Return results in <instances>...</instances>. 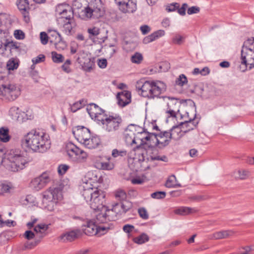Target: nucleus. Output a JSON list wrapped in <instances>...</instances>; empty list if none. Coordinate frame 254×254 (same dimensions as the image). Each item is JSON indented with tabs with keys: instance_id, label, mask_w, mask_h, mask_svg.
<instances>
[{
	"instance_id": "nucleus-14",
	"label": "nucleus",
	"mask_w": 254,
	"mask_h": 254,
	"mask_svg": "<svg viewBox=\"0 0 254 254\" xmlns=\"http://www.w3.org/2000/svg\"><path fill=\"white\" fill-rule=\"evenodd\" d=\"M246 44V41L244 42L241 50V64L247 67L248 61H254V52L252 48L250 46L248 47Z\"/></svg>"
},
{
	"instance_id": "nucleus-4",
	"label": "nucleus",
	"mask_w": 254,
	"mask_h": 254,
	"mask_svg": "<svg viewBox=\"0 0 254 254\" xmlns=\"http://www.w3.org/2000/svg\"><path fill=\"white\" fill-rule=\"evenodd\" d=\"M20 88L15 84L5 83L0 84V98L6 101H13L20 95Z\"/></svg>"
},
{
	"instance_id": "nucleus-62",
	"label": "nucleus",
	"mask_w": 254,
	"mask_h": 254,
	"mask_svg": "<svg viewBox=\"0 0 254 254\" xmlns=\"http://www.w3.org/2000/svg\"><path fill=\"white\" fill-rule=\"evenodd\" d=\"M200 11V8L196 6H192L188 9V14L189 15L198 13Z\"/></svg>"
},
{
	"instance_id": "nucleus-54",
	"label": "nucleus",
	"mask_w": 254,
	"mask_h": 254,
	"mask_svg": "<svg viewBox=\"0 0 254 254\" xmlns=\"http://www.w3.org/2000/svg\"><path fill=\"white\" fill-rule=\"evenodd\" d=\"M55 45L56 49L58 50H64L66 47V44L63 41L62 37L61 38V40L53 43Z\"/></svg>"
},
{
	"instance_id": "nucleus-60",
	"label": "nucleus",
	"mask_w": 254,
	"mask_h": 254,
	"mask_svg": "<svg viewBox=\"0 0 254 254\" xmlns=\"http://www.w3.org/2000/svg\"><path fill=\"white\" fill-rule=\"evenodd\" d=\"M14 37L17 40H22L25 38L24 33L21 30H16L14 32Z\"/></svg>"
},
{
	"instance_id": "nucleus-58",
	"label": "nucleus",
	"mask_w": 254,
	"mask_h": 254,
	"mask_svg": "<svg viewBox=\"0 0 254 254\" xmlns=\"http://www.w3.org/2000/svg\"><path fill=\"white\" fill-rule=\"evenodd\" d=\"M41 42L43 45L48 43L49 37L45 32H41L40 34Z\"/></svg>"
},
{
	"instance_id": "nucleus-42",
	"label": "nucleus",
	"mask_w": 254,
	"mask_h": 254,
	"mask_svg": "<svg viewBox=\"0 0 254 254\" xmlns=\"http://www.w3.org/2000/svg\"><path fill=\"white\" fill-rule=\"evenodd\" d=\"M173 179L176 180V177L174 175H173L168 179L165 184L166 187L171 188L181 186L180 184H176L175 182H174Z\"/></svg>"
},
{
	"instance_id": "nucleus-24",
	"label": "nucleus",
	"mask_w": 254,
	"mask_h": 254,
	"mask_svg": "<svg viewBox=\"0 0 254 254\" xmlns=\"http://www.w3.org/2000/svg\"><path fill=\"white\" fill-rule=\"evenodd\" d=\"M7 47H9L10 51H11L12 49H19L20 46L17 42L12 41H9L8 39H6L4 44L0 42V54L3 55L5 54Z\"/></svg>"
},
{
	"instance_id": "nucleus-57",
	"label": "nucleus",
	"mask_w": 254,
	"mask_h": 254,
	"mask_svg": "<svg viewBox=\"0 0 254 254\" xmlns=\"http://www.w3.org/2000/svg\"><path fill=\"white\" fill-rule=\"evenodd\" d=\"M71 64V61L68 59L65 61L64 63L62 65V69L66 73L71 72V69L69 65Z\"/></svg>"
},
{
	"instance_id": "nucleus-61",
	"label": "nucleus",
	"mask_w": 254,
	"mask_h": 254,
	"mask_svg": "<svg viewBox=\"0 0 254 254\" xmlns=\"http://www.w3.org/2000/svg\"><path fill=\"white\" fill-rule=\"evenodd\" d=\"M136 126H135L133 124H130L127 126V127L126 128L125 132H127L128 133H133L136 135Z\"/></svg>"
},
{
	"instance_id": "nucleus-13",
	"label": "nucleus",
	"mask_w": 254,
	"mask_h": 254,
	"mask_svg": "<svg viewBox=\"0 0 254 254\" xmlns=\"http://www.w3.org/2000/svg\"><path fill=\"white\" fill-rule=\"evenodd\" d=\"M72 133L75 138L79 142L83 144L87 138L91 136L90 129L84 126H78L72 130Z\"/></svg>"
},
{
	"instance_id": "nucleus-64",
	"label": "nucleus",
	"mask_w": 254,
	"mask_h": 254,
	"mask_svg": "<svg viewBox=\"0 0 254 254\" xmlns=\"http://www.w3.org/2000/svg\"><path fill=\"white\" fill-rule=\"evenodd\" d=\"M97 64L101 68H105L107 65V61L106 59H98Z\"/></svg>"
},
{
	"instance_id": "nucleus-10",
	"label": "nucleus",
	"mask_w": 254,
	"mask_h": 254,
	"mask_svg": "<svg viewBox=\"0 0 254 254\" xmlns=\"http://www.w3.org/2000/svg\"><path fill=\"white\" fill-rule=\"evenodd\" d=\"M132 208V204L129 201H122L115 203L112 205V214H114L115 220L124 217L126 214Z\"/></svg>"
},
{
	"instance_id": "nucleus-59",
	"label": "nucleus",
	"mask_w": 254,
	"mask_h": 254,
	"mask_svg": "<svg viewBox=\"0 0 254 254\" xmlns=\"http://www.w3.org/2000/svg\"><path fill=\"white\" fill-rule=\"evenodd\" d=\"M179 7H180L179 3L175 2L171 3L167 5L166 9L168 12H172L176 10L177 9L179 8Z\"/></svg>"
},
{
	"instance_id": "nucleus-39",
	"label": "nucleus",
	"mask_w": 254,
	"mask_h": 254,
	"mask_svg": "<svg viewBox=\"0 0 254 254\" xmlns=\"http://www.w3.org/2000/svg\"><path fill=\"white\" fill-rule=\"evenodd\" d=\"M115 195L116 198L119 200L120 202L122 201H127L126 199L127 193L123 190H119L116 191Z\"/></svg>"
},
{
	"instance_id": "nucleus-11",
	"label": "nucleus",
	"mask_w": 254,
	"mask_h": 254,
	"mask_svg": "<svg viewBox=\"0 0 254 254\" xmlns=\"http://www.w3.org/2000/svg\"><path fill=\"white\" fill-rule=\"evenodd\" d=\"M106 193L105 191L95 188V192L93 194L91 201L88 204L91 208L94 210H101L103 208H106L104 203L105 202Z\"/></svg>"
},
{
	"instance_id": "nucleus-50",
	"label": "nucleus",
	"mask_w": 254,
	"mask_h": 254,
	"mask_svg": "<svg viewBox=\"0 0 254 254\" xmlns=\"http://www.w3.org/2000/svg\"><path fill=\"white\" fill-rule=\"evenodd\" d=\"M189 199L195 202H200L208 198L207 195H193L189 197Z\"/></svg>"
},
{
	"instance_id": "nucleus-3",
	"label": "nucleus",
	"mask_w": 254,
	"mask_h": 254,
	"mask_svg": "<svg viewBox=\"0 0 254 254\" xmlns=\"http://www.w3.org/2000/svg\"><path fill=\"white\" fill-rule=\"evenodd\" d=\"M163 83L159 81H145L138 89L141 90V95L142 97L148 99H154L155 98H163L166 97L160 95L165 90Z\"/></svg>"
},
{
	"instance_id": "nucleus-5",
	"label": "nucleus",
	"mask_w": 254,
	"mask_h": 254,
	"mask_svg": "<svg viewBox=\"0 0 254 254\" xmlns=\"http://www.w3.org/2000/svg\"><path fill=\"white\" fill-rule=\"evenodd\" d=\"M123 121L120 115L113 114L106 115L100 124L103 125L104 129L109 132H115L122 127Z\"/></svg>"
},
{
	"instance_id": "nucleus-18",
	"label": "nucleus",
	"mask_w": 254,
	"mask_h": 254,
	"mask_svg": "<svg viewBox=\"0 0 254 254\" xmlns=\"http://www.w3.org/2000/svg\"><path fill=\"white\" fill-rule=\"evenodd\" d=\"M17 5L23 15L24 21L28 23L30 20L29 12L30 7L28 0H17Z\"/></svg>"
},
{
	"instance_id": "nucleus-19",
	"label": "nucleus",
	"mask_w": 254,
	"mask_h": 254,
	"mask_svg": "<svg viewBox=\"0 0 254 254\" xmlns=\"http://www.w3.org/2000/svg\"><path fill=\"white\" fill-rule=\"evenodd\" d=\"M186 114L188 115V120L180 123V126H182V127L184 129V132L185 133L195 128L199 123V120H196V114H195L193 118H189L188 113H186Z\"/></svg>"
},
{
	"instance_id": "nucleus-41",
	"label": "nucleus",
	"mask_w": 254,
	"mask_h": 254,
	"mask_svg": "<svg viewBox=\"0 0 254 254\" xmlns=\"http://www.w3.org/2000/svg\"><path fill=\"white\" fill-rule=\"evenodd\" d=\"M249 175V172L245 170H239L236 173L235 177L240 180L246 179Z\"/></svg>"
},
{
	"instance_id": "nucleus-22",
	"label": "nucleus",
	"mask_w": 254,
	"mask_h": 254,
	"mask_svg": "<svg viewBox=\"0 0 254 254\" xmlns=\"http://www.w3.org/2000/svg\"><path fill=\"white\" fill-rule=\"evenodd\" d=\"M82 230L87 236L96 235L97 224L92 220H88L85 225H83Z\"/></svg>"
},
{
	"instance_id": "nucleus-36",
	"label": "nucleus",
	"mask_w": 254,
	"mask_h": 254,
	"mask_svg": "<svg viewBox=\"0 0 254 254\" xmlns=\"http://www.w3.org/2000/svg\"><path fill=\"white\" fill-rule=\"evenodd\" d=\"M95 65L94 62L90 58H86L82 64V69L86 72H90L92 67Z\"/></svg>"
},
{
	"instance_id": "nucleus-9",
	"label": "nucleus",
	"mask_w": 254,
	"mask_h": 254,
	"mask_svg": "<svg viewBox=\"0 0 254 254\" xmlns=\"http://www.w3.org/2000/svg\"><path fill=\"white\" fill-rule=\"evenodd\" d=\"M145 133L147 135L144 137L147 144L150 148L157 147L160 149H162L169 144L168 140L161 141L158 135V133L154 132H149L146 129L143 128L140 133Z\"/></svg>"
},
{
	"instance_id": "nucleus-46",
	"label": "nucleus",
	"mask_w": 254,
	"mask_h": 254,
	"mask_svg": "<svg viewBox=\"0 0 254 254\" xmlns=\"http://www.w3.org/2000/svg\"><path fill=\"white\" fill-rule=\"evenodd\" d=\"M83 102L84 100L82 99L73 104V105L70 107L71 112L74 113L76 112L78 110H79L81 108H82L85 105L84 104H83Z\"/></svg>"
},
{
	"instance_id": "nucleus-44",
	"label": "nucleus",
	"mask_w": 254,
	"mask_h": 254,
	"mask_svg": "<svg viewBox=\"0 0 254 254\" xmlns=\"http://www.w3.org/2000/svg\"><path fill=\"white\" fill-rule=\"evenodd\" d=\"M51 54L54 63H61L64 61V57L62 55L58 54L56 52H52Z\"/></svg>"
},
{
	"instance_id": "nucleus-38",
	"label": "nucleus",
	"mask_w": 254,
	"mask_h": 254,
	"mask_svg": "<svg viewBox=\"0 0 254 254\" xmlns=\"http://www.w3.org/2000/svg\"><path fill=\"white\" fill-rule=\"evenodd\" d=\"M149 240V236L144 233L141 234L138 237L133 238V242L137 244H143Z\"/></svg>"
},
{
	"instance_id": "nucleus-31",
	"label": "nucleus",
	"mask_w": 254,
	"mask_h": 254,
	"mask_svg": "<svg viewBox=\"0 0 254 254\" xmlns=\"http://www.w3.org/2000/svg\"><path fill=\"white\" fill-rule=\"evenodd\" d=\"M66 6L68 7V4L65 3H60L58 4L56 6L55 10L56 14H58L59 15H62L67 13H69V11H71V13H73V11L72 8L68 7L69 9H67L65 8Z\"/></svg>"
},
{
	"instance_id": "nucleus-47",
	"label": "nucleus",
	"mask_w": 254,
	"mask_h": 254,
	"mask_svg": "<svg viewBox=\"0 0 254 254\" xmlns=\"http://www.w3.org/2000/svg\"><path fill=\"white\" fill-rule=\"evenodd\" d=\"M170 134L171 131L170 129L168 131H161L158 133V135L160 140L165 138L164 140H168L170 143L171 139H172V137H170Z\"/></svg>"
},
{
	"instance_id": "nucleus-8",
	"label": "nucleus",
	"mask_w": 254,
	"mask_h": 254,
	"mask_svg": "<svg viewBox=\"0 0 254 254\" xmlns=\"http://www.w3.org/2000/svg\"><path fill=\"white\" fill-rule=\"evenodd\" d=\"M66 151L69 157L77 163L85 162L87 155L83 150L71 142L66 145Z\"/></svg>"
},
{
	"instance_id": "nucleus-45",
	"label": "nucleus",
	"mask_w": 254,
	"mask_h": 254,
	"mask_svg": "<svg viewBox=\"0 0 254 254\" xmlns=\"http://www.w3.org/2000/svg\"><path fill=\"white\" fill-rule=\"evenodd\" d=\"M127 154V151L126 150H118L117 149H114L112 152V156L114 158L118 157H124Z\"/></svg>"
},
{
	"instance_id": "nucleus-25",
	"label": "nucleus",
	"mask_w": 254,
	"mask_h": 254,
	"mask_svg": "<svg viewBox=\"0 0 254 254\" xmlns=\"http://www.w3.org/2000/svg\"><path fill=\"white\" fill-rule=\"evenodd\" d=\"M101 143L100 138L97 135L90 136L83 144L87 148L92 149L97 148Z\"/></svg>"
},
{
	"instance_id": "nucleus-26",
	"label": "nucleus",
	"mask_w": 254,
	"mask_h": 254,
	"mask_svg": "<svg viewBox=\"0 0 254 254\" xmlns=\"http://www.w3.org/2000/svg\"><path fill=\"white\" fill-rule=\"evenodd\" d=\"M94 192H95V190H94L93 188L88 186V183H86L85 185L83 186L81 194L87 203H88L89 201H91Z\"/></svg>"
},
{
	"instance_id": "nucleus-12",
	"label": "nucleus",
	"mask_w": 254,
	"mask_h": 254,
	"mask_svg": "<svg viewBox=\"0 0 254 254\" xmlns=\"http://www.w3.org/2000/svg\"><path fill=\"white\" fill-rule=\"evenodd\" d=\"M86 110L90 117L96 121L98 124L103 121V119L107 115L104 110L95 103L89 104L86 108Z\"/></svg>"
},
{
	"instance_id": "nucleus-20",
	"label": "nucleus",
	"mask_w": 254,
	"mask_h": 254,
	"mask_svg": "<svg viewBox=\"0 0 254 254\" xmlns=\"http://www.w3.org/2000/svg\"><path fill=\"white\" fill-rule=\"evenodd\" d=\"M118 5L120 10L123 13H132L136 9V0H124L121 4Z\"/></svg>"
},
{
	"instance_id": "nucleus-28",
	"label": "nucleus",
	"mask_w": 254,
	"mask_h": 254,
	"mask_svg": "<svg viewBox=\"0 0 254 254\" xmlns=\"http://www.w3.org/2000/svg\"><path fill=\"white\" fill-rule=\"evenodd\" d=\"M165 32L163 30H157L151 33L150 35L144 38L143 43L145 44H148L156 40L159 38L165 35Z\"/></svg>"
},
{
	"instance_id": "nucleus-43",
	"label": "nucleus",
	"mask_w": 254,
	"mask_h": 254,
	"mask_svg": "<svg viewBox=\"0 0 254 254\" xmlns=\"http://www.w3.org/2000/svg\"><path fill=\"white\" fill-rule=\"evenodd\" d=\"M18 63L13 59H11L7 63L6 67L8 70L16 69L18 67Z\"/></svg>"
},
{
	"instance_id": "nucleus-55",
	"label": "nucleus",
	"mask_w": 254,
	"mask_h": 254,
	"mask_svg": "<svg viewBox=\"0 0 254 254\" xmlns=\"http://www.w3.org/2000/svg\"><path fill=\"white\" fill-rule=\"evenodd\" d=\"M39 242L35 241L34 242H26L24 245L23 250H31L35 247L38 244Z\"/></svg>"
},
{
	"instance_id": "nucleus-48",
	"label": "nucleus",
	"mask_w": 254,
	"mask_h": 254,
	"mask_svg": "<svg viewBox=\"0 0 254 254\" xmlns=\"http://www.w3.org/2000/svg\"><path fill=\"white\" fill-rule=\"evenodd\" d=\"M188 82V79L184 74H181L176 80V84L178 85L183 86Z\"/></svg>"
},
{
	"instance_id": "nucleus-51",
	"label": "nucleus",
	"mask_w": 254,
	"mask_h": 254,
	"mask_svg": "<svg viewBox=\"0 0 254 254\" xmlns=\"http://www.w3.org/2000/svg\"><path fill=\"white\" fill-rule=\"evenodd\" d=\"M69 166L66 164H60L58 168V172L60 175L63 176L65 174L69 169Z\"/></svg>"
},
{
	"instance_id": "nucleus-37",
	"label": "nucleus",
	"mask_w": 254,
	"mask_h": 254,
	"mask_svg": "<svg viewBox=\"0 0 254 254\" xmlns=\"http://www.w3.org/2000/svg\"><path fill=\"white\" fill-rule=\"evenodd\" d=\"M9 130L7 128L1 127L0 128V141L3 142H6L10 139V136L8 134Z\"/></svg>"
},
{
	"instance_id": "nucleus-1",
	"label": "nucleus",
	"mask_w": 254,
	"mask_h": 254,
	"mask_svg": "<svg viewBox=\"0 0 254 254\" xmlns=\"http://www.w3.org/2000/svg\"><path fill=\"white\" fill-rule=\"evenodd\" d=\"M49 135L44 132L32 130L24 136L22 144L35 152L43 153L50 147Z\"/></svg>"
},
{
	"instance_id": "nucleus-21",
	"label": "nucleus",
	"mask_w": 254,
	"mask_h": 254,
	"mask_svg": "<svg viewBox=\"0 0 254 254\" xmlns=\"http://www.w3.org/2000/svg\"><path fill=\"white\" fill-rule=\"evenodd\" d=\"M111 157L104 156L101 158V161L97 162L96 167L98 169L105 170H111L114 168V164L110 161Z\"/></svg>"
},
{
	"instance_id": "nucleus-52",
	"label": "nucleus",
	"mask_w": 254,
	"mask_h": 254,
	"mask_svg": "<svg viewBox=\"0 0 254 254\" xmlns=\"http://www.w3.org/2000/svg\"><path fill=\"white\" fill-rule=\"evenodd\" d=\"M10 186L7 184L0 182V195L9 191Z\"/></svg>"
},
{
	"instance_id": "nucleus-7",
	"label": "nucleus",
	"mask_w": 254,
	"mask_h": 254,
	"mask_svg": "<svg viewBox=\"0 0 254 254\" xmlns=\"http://www.w3.org/2000/svg\"><path fill=\"white\" fill-rule=\"evenodd\" d=\"M84 13L88 18H99L105 13L103 3L101 0H93L85 8Z\"/></svg>"
},
{
	"instance_id": "nucleus-53",
	"label": "nucleus",
	"mask_w": 254,
	"mask_h": 254,
	"mask_svg": "<svg viewBox=\"0 0 254 254\" xmlns=\"http://www.w3.org/2000/svg\"><path fill=\"white\" fill-rule=\"evenodd\" d=\"M166 193L163 191H158L154 192L151 194V196L153 198L163 199L165 197Z\"/></svg>"
},
{
	"instance_id": "nucleus-56",
	"label": "nucleus",
	"mask_w": 254,
	"mask_h": 254,
	"mask_svg": "<svg viewBox=\"0 0 254 254\" xmlns=\"http://www.w3.org/2000/svg\"><path fill=\"white\" fill-rule=\"evenodd\" d=\"M138 212L140 217L143 219L147 220L149 218V215L145 208H139L138 209Z\"/></svg>"
},
{
	"instance_id": "nucleus-29",
	"label": "nucleus",
	"mask_w": 254,
	"mask_h": 254,
	"mask_svg": "<svg viewBox=\"0 0 254 254\" xmlns=\"http://www.w3.org/2000/svg\"><path fill=\"white\" fill-rule=\"evenodd\" d=\"M233 234L234 232L232 230H223L214 233L211 236V239L214 240L226 239L230 237Z\"/></svg>"
},
{
	"instance_id": "nucleus-15",
	"label": "nucleus",
	"mask_w": 254,
	"mask_h": 254,
	"mask_svg": "<svg viewBox=\"0 0 254 254\" xmlns=\"http://www.w3.org/2000/svg\"><path fill=\"white\" fill-rule=\"evenodd\" d=\"M49 174L47 172L43 173L38 177H37L32 180L31 186L33 187L36 190H39L43 189L46 184L50 182Z\"/></svg>"
},
{
	"instance_id": "nucleus-49",
	"label": "nucleus",
	"mask_w": 254,
	"mask_h": 254,
	"mask_svg": "<svg viewBox=\"0 0 254 254\" xmlns=\"http://www.w3.org/2000/svg\"><path fill=\"white\" fill-rule=\"evenodd\" d=\"M143 60V56L139 53H135L131 58V61L133 63L140 64Z\"/></svg>"
},
{
	"instance_id": "nucleus-34",
	"label": "nucleus",
	"mask_w": 254,
	"mask_h": 254,
	"mask_svg": "<svg viewBox=\"0 0 254 254\" xmlns=\"http://www.w3.org/2000/svg\"><path fill=\"white\" fill-rule=\"evenodd\" d=\"M61 238L64 241L66 240L67 241L71 242L77 238V233L75 231H71L62 235Z\"/></svg>"
},
{
	"instance_id": "nucleus-35",
	"label": "nucleus",
	"mask_w": 254,
	"mask_h": 254,
	"mask_svg": "<svg viewBox=\"0 0 254 254\" xmlns=\"http://www.w3.org/2000/svg\"><path fill=\"white\" fill-rule=\"evenodd\" d=\"M171 105H179V103L177 101L174 103V101H172L170 103H168L167 104L168 109L166 113L170 115V117L175 118L176 117L177 114L179 113V110L177 109L176 110L175 109H173Z\"/></svg>"
},
{
	"instance_id": "nucleus-30",
	"label": "nucleus",
	"mask_w": 254,
	"mask_h": 254,
	"mask_svg": "<svg viewBox=\"0 0 254 254\" xmlns=\"http://www.w3.org/2000/svg\"><path fill=\"white\" fill-rule=\"evenodd\" d=\"M198 209L196 208H191L190 207L182 206L175 210L176 214L180 215H187L192 213H196Z\"/></svg>"
},
{
	"instance_id": "nucleus-32",
	"label": "nucleus",
	"mask_w": 254,
	"mask_h": 254,
	"mask_svg": "<svg viewBox=\"0 0 254 254\" xmlns=\"http://www.w3.org/2000/svg\"><path fill=\"white\" fill-rule=\"evenodd\" d=\"M48 32L50 34L49 37L51 43L53 44L61 40L62 36L57 30L49 29L48 30Z\"/></svg>"
},
{
	"instance_id": "nucleus-16",
	"label": "nucleus",
	"mask_w": 254,
	"mask_h": 254,
	"mask_svg": "<svg viewBox=\"0 0 254 254\" xmlns=\"http://www.w3.org/2000/svg\"><path fill=\"white\" fill-rule=\"evenodd\" d=\"M106 211L104 213L100 212L96 214L95 221H94L97 224L107 223L108 221L115 220V216L112 214V211L109 209L105 208Z\"/></svg>"
},
{
	"instance_id": "nucleus-63",
	"label": "nucleus",
	"mask_w": 254,
	"mask_h": 254,
	"mask_svg": "<svg viewBox=\"0 0 254 254\" xmlns=\"http://www.w3.org/2000/svg\"><path fill=\"white\" fill-rule=\"evenodd\" d=\"M45 60V56L43 54L38 55L35 58L32 59V61L34 64H37L41 62H43Z\"/></svg>"
},
{
	"instance_id": "nucleus-6",
	"label": "nucleus",
	"mask_w": 254,
	"mask_h": 254,
	"mask_svg": "<svg viewBox=\"0 0 254 254\" xmlns=\"http://www.w3.org/2000/svg\"><path fill=\"white\" fill-rule=\"evenodd\" d=\"M61 190L59 188L51 189L43 194L42 205L43 208L49 211L54 210L58 203V194Z\"/></svg>"
},
{
	"instance_id": "nucleus-17",
	"label": "nucleus",
	"mask_w": 254,
	"mask_h": 254,
	"mask_svg": "<svg viewBox=\"0 0 254 254\" xmlns=\"http://www.w3.org/2000/svg\"><path fill=\"white\" fill-rule=\"evenodd\" d=\"M116 98L118 105L120 107L123 108L131 103V92L128 90H123L118 93Z\"/></svg>"
},
{
	"instance_id": "nucleus-33",
	"label": "nucleus",
	"mask_w": 254,
	"mask_h": 254,
	"mask_svg": "<svg viewBox=\"0 0 254 254\" xmlns=\"http://www.w3.org/2000/svg\"><path fill=\"white\" fill-rule=\"evenodd\" d=\"M112 226H113V224L112 223H108L104 226H98L97 225V229L96 231V235L98 236L104 235L107 233L110 229H111Z\"/></svg>"
},
{
	"instance_id": "nucleus-2",
	"label": "nucleus",
	"mask_w": 254,
	"mask_h": 254,
	"mask_svg": "<svg viewBox=\"0 0 254 254\" xmlns=\"http://www.w3.org/2000/svg\"><path fill=\"white\" fill-rule=\"evenodd\" d=\"M3 154L2 163L7 169L15 172L24 168L26 161L20 149H11Z\"/></svg>"
},
{
	"instance_id": "nucleus-40",
	"label": "nucleus",
	"mask_w": 254,
	"mask_h": 254,
	"mask_svg": "<svg viewBox=\"0 0 254 254\" xmlns=\"http://www.w3.org/2000/svg\"><path fill=\"white\" fill-rule=\"evenodd\" d=\"M125 138V140L127 143H130L131 144L134 143L136 144V138L135 136V134L133 133H128L127 132H124Z\"/></svg>"
},
{
	"instance_id": "nucleus-27",
	"label": "nucleus",
	"mask_w": 254,
	"mask_h": 254,
	"mask_svg": "<svg viewBox=\"0 0 254 254\" xmlns=\"http://www.w3.org/2000/svg\"><path fill=\"white\" fill-rule=\"evenodd\" d=\"M170 137H172V139H174L175 140L180 139L185 134H186L184 132V129H183V127H182V126H180V124L178 125L174 126L170 129Z\"/></svg>"
},
{
	"instance_id": "nucleus-23",
	"label": "nucleus",
	"mask_w": 254,
	"mask_h": 254,
	"mask_svg": "<svg viewBox=\"0 0 254 254\" xmlns=\"http://www.w3.org/2000/svg\"><path fill=\"white\" fill-rule=\"evenodd\" d=\"M69 12V14L68 16H63L62 19H63V28L64 31L67 35H69L71 33L72 29V26L71 25V21L73 19V13H71V11Z\"/></svg>"
}]
</instances>
